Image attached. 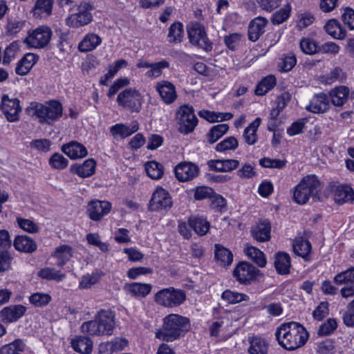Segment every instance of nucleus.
I'll return each instance as SVG.
<instances>
[{
    "label": "nucleus",
    "instance_id": "nucleus-1",
    "mask_svg": "<svg viewBox=\"0 0 354 354\" xmlns=\"http://www.w3.org/2000/svg\"><path fill=\"white\" fill-rule=\"evenodd\" d=\"M279 344L286 350H295L304 345L308 339L306 328L297 322L281 324L275 333Z\"/></svg>",
    "mask_w": 354,
    "mask_h": 354
},
{
    "label": "nucleus",
    "instance_id": "nucleus-2",
    "mask_svg": "<svg viewBox=\"0 0 354 354\" xmlns=\"http://www.w3.org/2000/svg\"><path fill=\"white\" fill-rule=\"evenodd\" d=\"M188 318L177 314H171L164 318L161 329L156 333V337L165 342H172L189 328Z\"/></svg>",
    "mask_w": 354,
    "mask_h": 354
},
{
    "label": "nucleus",
    "instance_id": "nucleus-3",
    "mask_svg": "<svg viewBox=\"0 0 354 354\" xmlns=\"http://www.w3.org/2000/svg\"><path fill=\"white\" fill-rule=\"evenodd\" d=\"M115 327V315L108 310H100L95 319L82 324L83 333L90 335H111Z\"/></svg>",
    "mask_w": 354,
    "mask_h": 354
},
{
    "label": "nucleus",
    "instance_id": "nucleus-4",
    "mask_svg": "<svg viewBox=\"0 0 354 354\" xmlns=\"http://www.w3.org/2000/svg\"><path fill=\"white\" fill-rule=\"evenodd\" d=\"M322 185L315 175H308L302 178L295 187L293 193L294 201L301 205L306 204L310 198L313 200L319 198V194Z\"/></svg>",
    "mask_w": 354,
    "mask_h": 354
},
{
    "label": "nucleus",
    "instance_id": "nucleus-5",
    "mask_svg": "<svg viewBox=\"0 0 354 354\" xmlns=\"http://www.w3.org/2000/svg\"><path fill=\"white\" fill-rule=\"evenodd\" d=\"M32 109L34 115L39 119L40 123H50L59 118L62 115V106L57 101H51L48 104H43L32 102L27 108V111Z\"/></svg>",
    "mask_w": 354,
    "mask_h": 354
},
{
    "label": "nucleus",
    "instance_id": "nucleus-6",
    "mask_svg": "<svg viewBox=\"0 0 354 354\" xmlns=\"http://www.w3.org/2000/svg\"><path fill=\"white\" fill-rule=\"evenodd\" d=\"M187 299L185 290L174 287L163 288L154 295V301L166 308H175L183 304Z\"/></svg>",
    "mask_w": 354,
    "mask_h": 354
},
{
    "label": "nucleus",
    "instance_id": "nucleus-7",
    "mask_svg": "<svg viewBox=\"0 0 354 354\" xmlns=\"http://www.w3.org/2000/svg\"><path fill=\"white\" fill-rule=\"evenodd\" d=\"M53 31L49 26H39L35 29L28 31L24 43L30 48H44L50 43Z\"/></svg>",
    "mask_w": 354,
    "mask_h": 354
},
{
    "label": "nucleus",
    "instance_id": "nucleus-8",
    "mask_svg": "<svg viewBox=\"0 0 354 354\" xmlns=\"http://www.w3.org/2000/svg\"><path fill=\"white\" fill-rule=\"evenodd\" d=\"M189 41L192 44L208 52L212 49V43L209 40L204 26L198 22H190L187 26Z\"/></svg>",
    "mask_w": 354,
    "mask_h": 354
},
{
    "label": "nucleus",
    "instance_id": "nucleus-9",
    "mask_svg": "<svg viewBox=\"0 0 354 354\" xmlns=\"http://www.w3.org/2000/svg\"><path fill=\"white\" fill-rule=\"evenodd\" d=\"M176 120L179 125L178 131L184 134L192 132L198 124V119L192 106H181L176 112Z\"/></svg>",
    "mask_w": 354,
    "mask_h": 354
},
{
    "label": "nucleus",
    "instance_id": "nucleus-10",
    "mask_svg": "<svg viewBox=\"0 0 354 354\" xmlns=\"http://www.w3.org/2000/svg\"><path fill=\"white\" fill-rule=\"evenodd\" d=\"M117 102L131 112H138L142 107V97L138 91L126 88L118 94Z\"/></svg>",
    "mask_w": 354,
    "mask_h": 354
},
{
    "label": "nucleus",
    "instance_id": "nucleus-11",
    "mask_svg": "<svg viewBox=\"0 0 354 354\" xmlns=\"http://www.w3.org/2000/svg\"><path fill=\"white\" fill-rule=\"evenodd\" d=\"M93 6L88 3H81L76 13L71 15L66 19V24L73 28H79L87 25L93 19L91 11Z\"/></svg>",
    "mask_w": 354,
    "mask_h": 354
},
{
    "label": "nucleus",
    "instance_id": "nucleus-12",
    "mask_svg": "<svg viewBox=\"0 0 354 354\" xmlns=\"http://www.w3.org/2000/svg\"><path fill=\"white\" fill-rule=\"evenodd\" d=\"M0 109L8 121L13 122L19 120L21 107L19 99L10 98L8 95H3L1 97Z\"/></svg>",
    "mask_w": 354,
    "mask_h": 354
},
{
    "label": "nucleus",
    "instance_id": "nucleus-13",
    "mask_svg": "<svg viewBox=\"0 0 354 354\" xmlns=\"http://www.w3.org/2000/svg\"><path fill=\"white\" fill-rule=\"evenodd\" d=\"M173 201L169 193L162 187H158L153 192L149 205L151 210H167L172 207Z\"/></svg>",
    "mask_w": 354,
    "mask_h": 354
},
{
    "label": "nucleus",
    "instance_id": "nucleus-14",
    "mask_svg": "<svg viewBox=\"0 0 354 354\" xmlns=\"http://www.w3.org/2000/svg\"><path fill=\"white\" fill-rule=\"evenodd\" d=\"M174 172L179 181L187 182L198 176L199 167L191 162H182L175 167Z\"/></svg>",
    "mask_w": 354,
    "mask_h": 354
},
{
    "label": "nucleus",
    "instance_id": "nucleus-15",
    "mask_svg": "<svg viewBox=\"0 0 354 354\" xmlns=\"http://www.w3.org/2000/svg\"><path fill=\"white\" fill-rule=\"evenodd\" d=\"M111 209V203L96 200L92 201L88 204L86 212L91 220L98 221L109 214Z\"/></svg>",
    "mask_w": 354,
    "mask_h": 354
},
{
    "label": "nucleus",
    "instance_id": "nucleus-16",
    "mask_svg": "<svg viewBox=\"0 0 354 354\" xmlns=\"http://www.w3.org/2000/svg\"><path fill=\"white\" fill-rule=\"evenodd\" d=\"M330 106L328 96L324 93H319L313 96L306 109L313 113L320 114L328 111Z\"/></svg>",
    "mask_w": 354,
    "mask_h": 354
},
{
    "label": "nucleus",
    "instance_id": "nucleus-17",
    "mask_svg": "<svg viewBox=\"0 0 354 354\" xmlns=\"http://www.w3.org/2000/svg\"><path fill=\"white\" fill-rule=\"evenodd\" d=\"M26 310V307L23 305H10L0 311V318L4 323H12L24 316Z\"/></svg>",
    "mask_w": 354,
    "mask_h": 354
},
{
    "label": "nucleus",
    "instance_id": "nucleus-18",
    "mask_svg": "<svg viewBox=\"0 0 354 354\" xmlns=\"http://www.w3.org/2000/svg\"><path fill=\"white\" fill-rule=\"evenodd\" d=\"M258 270L252 265L242 262L236 266L233 275L241 283H246L255 278Z\"/></svg>",
    "mask_w": 354,
    "mask_h": 354
},
{
    "label": "nucleus",
    "instance_id": "nucleus-19",
    "mask_svg": "<svg viewBox=\"0 0 354 354\" xmlns=\"http://www.w3.org/2000/svg\"><path fill=\"white\" fill-rule=\"evenodd\" d=\"M156 88L165 104H169L176 100L177 97L176 88L171 82L162 80L157 83Z\"/></svg>",
    "mask_w": 354,
    "mask_h": 354
},
{
    "label": "nucleus",
    "instance_id": "nucleus-20",
    "mask_svg": "<svg viewBox=\"0 0 354 354\" xmlns=\"http://www.w3.org/2000/svg\"><path fill=\"white\" fill-rule=\"evenodd\" d=\"M268 21L263 17H258L252 19L248 27V38L252 41H257L264 33L265 27Z\"/></svg>",
    "mask_w": 354,
    "mask_h": 354
},
{
    "label": "nucleus",
    "instance_id": "nucleus-21",
    "mask_svg": "<svg viewBox=\"0 0 354 354\" xmlns=\"http://www.w3.org/2000/svg\"><path fill=\"white\" fill-rule=\"evenodd\" d=\"M271 225L267 220L257 223L251 230L252 236L259 242L268 241L270 239Z\"/></svg>",
    "mask_w": 354,
    "mask_h": 354
},
{
    "label": "nucleus",
    "instance_id": "nucleus-22",
    "mask_svg": "<svg viewBox=\"0 0 354 354\" xmlns=\"http://www.w3.org/2000/svg\"><path fill=\"white\" fill-rule=\"evenodd\" d=\"M54 0H35L31 12L37 19H46L52 15Z\"/></svg>",
    "mask_w": 354,
    "mask_h": 354
},
{
    "label": "nucleus",
    "instance_id": "nucleus-23",
    "mask_svg": "<svg viewBox=\"0 0 354 354\" xmlns=\"http://www.w3.org/2000/svg\"><path fill=\"white\" fill-rule=\"evenodd\" d=\"M295 254L303 258L305 261L310 260V254L312 251V245L310 241L303 236H297L292 243Z\"/></svg>",
    "mask_w": 354,
    "mask_h": 354
},
{
    "label": "nucleus",
    "instance_id": "nucleus-24",
    "mask_svg": "<svg viewBox=\"0 0 354 354\" xmlns=\"http://www.w3.org/2000/svg\"><path fill=\"white\" fill-rule=\"evenodd\" d=\"M328 97L335 106H342L349 98V88L346 86H337L329 92Z\"/></svg>",
    "mask_w": 354,
    "mask_h": 354
},
{
    "label": "nucleus",
    "instance_id": "nucleus-25",
    "mask_svg": "<svg viewBox=\"0 0 354 354\" xmlns=\"http://www.w3.org/2000/svg\"><path fill=\"white\" fill-rule=\"evenodd\" d=\"M15 248L25 253H32L37 250L35 241L26 235H18L14 240Z\"/></svg>",
    "mask_w": 354,
    "mask_h": 354
},
{
    "label": "nucleus",
    "instance_id": "nucleus-26",
    "mask_svg": "<svg viewBox=\"0 0 354 354\" xmlns=\"http://www.w3.org/2000/svg\"><path fill=\"white\" fill-rule=\"evenodd\" d=\"M62 150L71 159L84 158L88 153L86 148L77 142H71L68 145H63Z\"/></svg>",
    "mask_w": 354,
    "mask_h": 354
},
{
    "label": "nucleus",
    "instance_id": "nucleus-27",
    "mask_svg": "<svg viewBox=\"0 0 354 354\" xmlns=\"http://www.w3.org/2000/svg\"><path fill=\"white\" fill-rule=\"evenodd\" d=\"M334 200L338 204L353 202L354 201V191L348 185H339L335 190Z\"/></svg>",
    "mask_w": 354,
    "mask_h": 354
},
{
    "label": "nucleus",
    "instance_id": "nucleus-28",
    "mask_svg": "<svg viewBox=\"0 0 354 354\" xmlns=\"http://www.w3.org/2000/svg\"><path fill=\"white\" fill-rule=\"evenodd\" d=\"M38 57L33 53H26L17 63L15 72L19 75H26L36 63Z\"/></svg>",
    "mask_w": 354,
    "mask_h": 354
},
{
    "label": "nucleus",
    "instance_id": "nucleus-29",
    "mask_svg": "<svg viewBox=\"0 0 354 354\" xmlns=\"http://www.w3.org/2000/svg\"><path fill=\"white\" fill-rule=\"evenodd\" d=\"M95 162L93 159H87L82 165H74L71 166L72 172L77 174L82 178H86L92 176L95 172Z\"/></svg>",
    "mask_w": 354,
    "mask_h": 354
},
{
    "label": "nucleus",
    "instance_id": "nucleus-30",
    "mask_svg": "<svg viewBox=\"0 0 354 354\" xmlns=\"http://www.w3.org/2000/svg\"><path fill=\"white\" fill-rule=\"evenodd\" d=\"M73 349L82 354H90L93 348V342L88 337L78 336L71 340Z\"/></svg>",
    "mask_w": 354,
    "mask_h": 354
},
{
    "label": "nucleus",
    "instance_id": "nucleus-31",
    "mask_svg": "<svg viewBox=\"0 0 354 354\" xmlns=\"http://www.w3.org/2000/svg\"><path fill=\"white\" fill-rule=\"evenodd\" d=\"M290 257L288 254L280 252L276 254L274 266L280 274H287L290 272Z\"/></svg>",
    "mask_w": 354,
    "mask_h": 354
},
{
    "label": "nucleus",
    "instance_id": "nucleus-32",
    "mask_svg": "<svg viewBox=\"0 0 354 354\" xmlns=\"http://www.w3.org/2000/svg\"><path fill=\"white\" fill-rule=\"evenodd\" d=\"M101 38L95 33L87 34L79 43L78 49L80 52H88L95 49L100 44Z\"/></svg>",
    "mask_w": 354,
    "mask_h": 354
},
{
    "label": "nucleus",
    "instance_id": "nucleus-33",
    "mask_svg": "<svg viewBox=\"0 0 354 354\" xmlns=\"http://www.w3.org/2000/svg\"><path fill=\"white\" fill-rule=\"evenodd\" d=\"M188 223L190 227L200 236L205 235L209 229V222L202 217L192 216L189 218Z\"/></svg>",
    "mask_w": 354,
    "mask_h": 354
},
{
    "label": "nucleus",
    "instance_id": "nucleus-34",
    "mask_svg": "<svg viewBox=\"0 0 354 354\" xmlns=\"http://www.w3.org/2000/svg\"><path fill=\"white\" fill-rule=\"evenodd\" d=\"M261 119L257 118L252 123H250L244 130L243 137L245 142L250 145H253L257 141V131L260 125Z\"/></svg>",
    "mask_w": 354,
    "mask_h": 354
},
{
    "label": "nucleus",
    "instance_id": "nucleus-35",
    "mask_svg": "<svg viewBox=\"0 0 354 354\" xmlns=\"http://www.w3.org/2000/svg\"><path fill=\"white\" fill-rule=\"evenodd\" d=\"M72 255L73 249L68 245H62L57 247L53 253V257L57 259L56 264L60 267L68 262Z\"/></svg>",
    "mask_w": 354,
    "mask_h": 354
},
{
    "label": "nucleus",
    "instance_id": "nucleus-36",
    "mask_svg": "<svg viewBox=\"0 0 354 354\" xmlns=\"http://www.w3.org/2000/svg\"><path fill=\"white\" fill-rule=\"evenodd\" d=\"M250 346L248 353L250 354H267L268 344L266 341L259 337H252L249 339Z\"/></svg>",
    "mask_w": 354,
    "mask_h": 354
},
{
    "label": "nucleus",
    "instance_id": "nucleus-37",
    "mask_svg": "<svg viewBox=\"0 0 354 354\" xmlns=\"http://www.w3.org/2000/svg\"><path fill=\"white\" fill-rule=\"evenodd\" d=\"M326 32L335 39H343L346 35L339 23L336 19H330L324 26Z\"/></svg>",
    "mask_w": 354,
    "mask_h": 354
},
{
    "label": "nucleus",
    "instance_id": "nucleus-38",
    "mask_svg": "<svg viewBox=\"0 0 354 354\" xmlns=\"http://www.w3.org/2000/svg\"><path fill=\"white\" fill-rule=\"evenodd\" d=\"M215 258L223 266H230L233 261V254L227 248L221 245H215Z\"/></svg>",
    "mask_w": 354,
    "mask_h": 354
},
{
    "label": "nucleus",
    "instance_id": "nucleus-39",
    "mask_svg": "<svg viewBox=\"0 0 354 354\" xmlns=\"http://www.w3.org/2000/svg\"><path fill=\"white\" fill-rule=\"evenodd\" d=\"M245 254L256 263L259 267L263 268L266 265V259L263 252L259 249L247 245L244 250Z\"/></svg>",
    "mask_w": 354,
    "mask_h": 354
},
{
    "label": "nucleus",
    "instance_id": "nucleus-40",
    "mask_svg": "<svg viewBox=\"0 0 354 354\" xmlns=\"http://www.w3.org/2000/svg\"><path fill=\"white\" fill-rule=\"evenodd\" d=\"M126 290L135 297H145L151 290V286L147 283H132L127 285Z\"/></svg>",
    "mask_w": 354,
    "mask_h": 354
},
{
    "label": "nucleus",
    "instance_id": "nucleus-41",
    "mask_svg": "<svg viewBox=\"0 0 354 354\" xmlns=\"http://www.w3.org/2000/svg\"><path fill=\"white\" fill-rule=\"evenodd\" d=\"M221 298L223 300L231 304H235L249 300V297L247 295L230 290H225L221 295Z\"/></svg>",
    "mask_w": 354,
    "mask_h": 354
},
{
    "label": "nucleus",
    "instance_id": "nucleus-42",
    "mask_svg": "<svg viewBox=\"0 0 354 354\" xmlns=\"http://www.w3.org/2000/svg\"><path fill=\"white\" fill-rule=\"evenodd\" d=\"M229 130V125L227 124H219L213 126L207 135V140L209 143L216 142Z\"/></svg>",
    "mask_w": 354,
    "mask_h": 354
},
{
    "label": "nucleus",
    "instance_id": "nucleus-43",
    "mask_svg": "<svg viewBox=\"0 0 354 354\" xmlns=\"http://www.w3.org/2000/svg\"><path fill=\"white\" fill-rule=\"evenodd\" d=\"M291 5L288 3L283 8L276 11L271 17V21L274 25H279L286 21L291 12Z\"/></svg>",
    "mask_w": 354,
    "mask_h": 354
},
{
    "label": "nucleus",
    "instance_id": "nucleus-44",
    "mask_svg": "<svg viewBox=\"0 0 354 354\" xmlns=\"http://www.w3.org/2000/svg\"><path fill=\"white\" fill-rule=\"evenodd\" d=\"M276 84V78L274 75H268L264 77L257 86L255 94L263 95L271 90Z\"/></svg>",
    "mask_w": 354,
    "mask_h": 354
},
{
    "label": "nucleus",
    "instance_id": "nucleus-45",
    "mask_svg": "<svg viewBox=\"0 0 354 354\" xmlns=\"http://www.w3.org/2000/svg\"><path fill=\"white\" fill-rule=\"evenodd\" d=\"M25 25V21L18 17H8L6 26L7 35H15L19 32Z\"/></svg>",
    "mask_w": 354,
    "mask_h": 354
},
{
    "label": "nucleus",
    "instance_id": "nucleus-46",
    "mask_svg": "<svg viewBox=\"0 0 354 354\" xmlns=\"http://www.w3.org/2000/svg\"><path fill=\"white\" fill-rule=\"evenodd\" d=\"M333 281L337 285L354 283V268L351 267L346 270L336 274L333 278Z\"/></svg>",
    "mask_w": 354,
    "mask_h": 354
},
{
    "label": "nucleus",
    "instance_id": "nucleus-47",
    "mask_svg": "<svg viewBox=\"0 0 354 354\" xmlns=\"http://www.w3.org/2000/svg\"><path fill=\"white\" fill-rule=\"evenodd\" d=\"M145 171L152 179H160L164 174L163 167L156 161H150L145 164Z\"/></svg>",
    "mask_w": 354,
    "mask_h": 354
},
{
    "label": "nucleus",
    "instance_id": "nucleus-48",
    "mask_svg": "<svg viewBox=\"0 0 354 354\" xmlns=\"http://www.w3.org/2000/svg\"><path fill=\"white\" fill-rule=\"evenodd\" d=\"M183 36V27L181 23L172 24L169 29L168 39L171 43H180Z\"/></svg>",
    "mask_w": 354,
    "mask_h": 354
},
{
    "label": "nucleus",
    "instance_id": "nucleus-49",
    "mask_svg": "<svg viewBox=\"0 0 354 354\" xmlns=\"http://www.w3.org/2000/svg\"><path fill=\"white\" fill-rule=\"evenodd\" d=\"M38 276L42 279L55 280L57 281H61L65 277V274L62 273L60 270H56L53 268H44L41 269L38 272Z\"/></svg>",
    "mask_w": 354,
    "mask_h": 354
},
{
    "label": "nucleus",
    "instance_id": "nucleus-50",
    "mask_svg": "<svg viewBox=\"0 0 354 354\" xmlns=\"http://www.w3.org/2000/svg\"><path fill=\"white\" fill-rule=\"evenodd\" d=\"M51 301V296L47 293L35 292L29 297L30 303L35 307H44Z\"/></svg>",
    "mask_w": 354,
    "mask_h": 354
},
{
    "label": "nucleus",
    "instance_id": "nucleus-51",
    "mask_svg": "<svg viewBox=\"0 0 354 354\" xmlns=\"http://www.w3.org/2000/svg\"><path fill=\"white\" fill-rule=\"evenodd\" d=\"M169 67V63L167 60L151 63V68L146 73L145 75L148 77H158L162 75V70Z\"/></svg>",
    "mask_w": 354,
    "mask_h": 354
},
{
    "label": "nucleus",
    "instance_id": "nucleus-52",
    "mask_svg": "<svg viewBox=\"0 0 354 354\" xmlns=\"http://www.w3.org/2000/svg\"><path fill=\"white\" fill-rule=\"evenodd\" d=\"M299 45L301 50L308 55H313L319 49L317 43L314 39L308 37L301 39Z\"/></svg>",
    "mask_w": 354,
    "mask_h": 354
},
{
    "label": "nucleus",
    "instance_id": "nucleus-53",
    "mask_svg": "<svg viewBox=\"0 0 354 354\" xmlns=\"http://www.w3.org/2000/svg\"><path fill=\"white\" fill-rule=\"evenodd\" d=\"M17 222L18 226L28 233L35 234L39 230L38 224L30 219L18 217L17 218Z\"/></svg>",
    "mask_w": 354,
    "mask_h": 354
},
{
    "label": "nucleus",
    "instance_id": "nucleus-54",
    "mask_svg": "<svg viewBox=\"0 0 354 354\" xmlns=\"http://www.w3.org/2000/svg\"><path fill=\"white\" fill-rule=\"evenodd\" d=\"M238 146L239 142L236 138L230 136L217 144L215 149L217 151L223 152L228 150H234Z\"/></svg>",
    "mask_w": 354,
    "mask_h": 354
},
{
    "label": "nucleus",
    "instance_id": "nucleus-55",
    "mask_svg": "<svg viewBox=\"0 0 354 354\" xmlns=\"http://www.w3.org/2000/svg\"><path fill=\"white\" fill-rule=\"evenodd\" d=\"M24 347L25 344L21 339H16L3 346V354H21Z\"/></svg>",
    "mask_w": 354,
    "mask_h": 354
},
{
    "label": "nucleus",
    "instance_id": "nucleus-56",
    "mask_svg": "<svg viewBox=\"0 0 354 354\" xmlns=\"http://www.w3.org/2000/svg\"><path fill=\"white\" fill-rule=\"evenodd\" d=\"M337 326L336 320L329 318L319 326L317 335L320 337L329 335L337 328Z\"/></svg>",
    "mask_w": 354,
    "mask_h": 354
},
{
    "label": "nucleus",
    "instance_id": "nucleus-57",
    "mask_svg": "<svg viewBox=\"0 0 354 354\" xmlns=\"http://www.w3.org/2000/svg\"><path fill=\"white\" fill-rule=\"evenodd\" d=\"M19 48V45L17 41L12 42L8 46L5 50L3 57V64L4 65L9 64L15 57Z\"/></svg>",
    "mask_w": 354,
    "mask_h": 354
},
{
    "label": "nucleus",
    "instance_id": "nucleus-58",
    "mask_svg": "<svg viewBox=\"0 0 354 354\" xmlns=\"http://www.w3.org/2000/svg\"><path fill=\"white\" fill-rule=\"evenodd\" d=\"M68 161L62 154L55 153L49 159V165L54 169H63L68 165Z\"/></svg>",
    "mask_w": 354,
    "mask_h": 354
},
{
    "label": "nucleus",
    "instance_id": "nucleus-59",
    "mask_svg": "<svg viewBox=\"0 0 354 354\" xmlns=\"http://www.w3.org/2000/svg\"><path fill=\"white\" fill-rule=\"evenodd\" d=\"M287 163L285 160L271 159L270 158H263L260 159L259 164L266 168L282 169Z\"/></svg>",
    "mask_w": 354,
    "mask_h": 354
},
{
    "label": "nucleus",
    "instance_id": "nucleus-60",
    "mask_svg": "<svg viewBox=\"0 0 354 354\" xmlns=\"http://www.w3.org/2000/svg\"><path fill=\"white\" fill-rule=\"evenodd\" d=\"M296 63V57L290 53L281 58L279 66L283 71L288 72L294 68Z\"/></svg>",
    "mask_w": 354,
    "mask_h": 354
},
{
    "label": "nucleus",
    "instance_id": "nucleus-61",
    "mask_svg": "<svg viewBox=\"0 0 354 354\" xmlns=\"http://www.w3.org/2000/svg\"><path fill=\"white\" fill-rule=\"evenodd\" d=\"M329 313L328 303L321 302L313 313V317L317 321L322 320Z\"/></svg>",
    "mask_w": 354,
    "mask_h": 354
},
{
    "label": "nucleus",
    "instance_id": "nucleus-62",
    "mask_svg": "<svg viewBox=\"0 0 354 354\" xmlns=\"http://www.w3.org/2000/svg\"><path fill=\"white\" fill-rule=\"evenodd\" d=\"M213 194H214V191L209 187H198L194 192V198L198 201L210 199Z\"/></svg>",
    "mask_w": 354,
    "mask_h": 354
},
{
    "label": "nucleus",
    "instance_id": "nucleus-63",
    "mask_svg": "<svg viewBox=\"0 0 354 354\" xmlns=\"http://www.w3.org/2000/svg\"><path fill=\"white\" fill-rule=\"evenodd\" d=\"M210 201L212 208L216 211L221 212L223 209L226 207V200L221 195L216 194L215 192L210 198Z\"/></svg>",
    "mask_w": 354,
    "mask_h": 354
},
{
    "label": "nucleus",
    "instance_id": "nucleus-64",
    "mask_svg": "<svg viewBox=\"0 0 354 354\" xmlns=\"http://www.w3.org/2000/svg\"><path fill=\"white\" fill-rule=\"evenodd\" d=\"M344 23L351 29L354 30V10L351 8H345L342 14Z\"/></svg>",
    "mask_w": 354,
    "mask_h": 354
}]
</instances>
